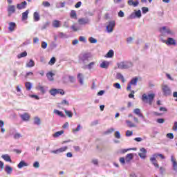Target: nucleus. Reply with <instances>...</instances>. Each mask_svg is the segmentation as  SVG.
I'll list each match as a JSON object with an SVG mask.
<instances>
[{"mask_svg": "<svg viewBox=\"0 0 177 177\" xmlns=\"http://www.w3.org/2000/svg\"><path fill=\"white\" fill-rule=\"evenodd\" d=\"M42 5L44 8H49V6H50V3H49V1H43Z\"/></svg>", "mask_w": 177, "mask_h": 177, "instance_id": "47", "label": "nucleus"}, {"mask_svg": "<svg viewBox=\"0 0 177 177\" xmlns=\"http://www.w3.org/2000/svg\"><path fill=\"white\" fill-rule=\"evenodd\" d=\"M167 138L169 139H174V134L172 133H169L167 134Z\"/></svg>", "mask_w": 177, "mask_h": 177, "instance_id": "60", "label": "nucleus"}, {"mask_svg": "<svg viewBox=\"0 0 177 177\" xmlns=\"http://www.w3.org/2000/svg\"><path fill=\"white\" fill-rule=\"evenodd\" d=\"M33 167L34 168H39V162L37 161L35 162L33 164Z\"/></svg>", "mask_w": 177, "mask_h": 177, "instance_id": "63", "label": "nucleus"}, {"mask_svg": "<svg viewBox=\"0 0 177 177\" xmlns=\"http://www.w3.org/2000/svg\"><path fill=\"white\" fill-rule=\"evenodd\" d=\"M49 27V22H46L41 26V30H46V28H48Z\"/></svg>", "mask_w": 177, "mask_h": 177, "instance_id": "52", "label": "nucleus"}, {"mask_svg": "<svg viewBox=\"0 0 177 177\" xmlns=\"http://www.w3.org/2000/svg\"><path fill=\"white\" fill-rule=\"evenodd\" d=\"M36 89H37V91H40L43 94L45 93V87L41 86V84H39Z\"/></svg>", "mask_w": 177, "mask_h": 177, "instance_id": "39", "label": "nucleus"}, {"mask_svg": "<svg viewBox=\"0 0 177 177\" xmlns=\"http://www.w3.org/2000/svg\"><path fill=\"white\" fill-rule=\"evenodd\" d=\"M53 75H55V74L52 72H48L46 74V77L50 81H53Z\"/></svg>", "mask_w": 177, "mask_h": 177, "instance_id": "34", "label": "nucleus"}, {"mask_svg": "<svg viewBox=\"0 0 177 177\" xmlns=\"http://www.w3.org/2000/svg\"><path fill=\"white\" fill-rule=\"evenodd\" d=\"M34 66H35V62L32 59H30L29 62L26 64V67L31 68L34 67Z\"/></svg>", "mask_w": 177, "mask_h": 177, "instance_id": "36", "label": "nucleus"}, {"mask_svg": "<svg viewBox=\"0 0 177 177\" xmlns=\"http://www.w3.org/2000/svg\"><path fill=\"white\" fill-rule=\"evenodd\" d=\"M20 118L21 120H23V121H30L31 116H30V114L25 113L22 115H20Z\"/></svg>", "mask_w": 177, "mask_h": 177, "instance_id": "11", "label": "nucleus"}, {"mask_svg": "<svg viewBox=\"0 0 177 177\" xmlns=\"http://www.w3.org/2000/svg\"><path fill=\"white\" fill-rule=\"evenodd\" d=\"M69 81L70 82L74 83L75 82V77H74V76H69Z\"/></svg>", "mask_w": 177, "mask_h": 177, "instance_id": "57", "label": "nucleus"}, {"mask_svg": "<svg viewBox=\"0 0 177 177\" xmlns=\"http://www.w3.org/2000/svg\"><path fill=\"white\" fill-rule=\"evenodd\" d=\"M171 162H173V169L174 171H177V162L176 160L171 157Z\"/></svg>", "mask_w": 177, "mask_h": 177, "instance_id": "31", "label": "nucleus"}, {"mask_svg": "<svg viewBox=\"0 0 177 177\" xmlns=\"http://www.w3.org/2000/svg\"><path fill=\"white\" fill-rule=\"evenodd\" d=\"M129 97L130 99H133V97H135V91H132L131 93L129 94Z\"/></svg>", "mask_w": 177, "mask_h": 177, "instance_id": "55", "label": "nucleus"}, {"mask_svg": "<svg viewBox=\"0 0 177 177\" xmlns=\"http://www.w3.org/2000/svg\"><path fill=\"white\" fill-rule=\"evenodd\" d=\"M132 135H133V131H131L129 130H127L126 131V136L129 137V136H132Z\"/></svg>", "mask_w": 177, "mask_h": 177, "instance_id": "50", "label": "nucleus"}, {"mask_svg": "<svg viewBox=\"0 0 177 177\" xmlns=\"http://www.w3.org/2000/svg\"><path fill=\"white\" fill-rule=\"evenodd\" d=\"M133 113L136 114V115H138V117H141V118H145V116H143V113L140 112V110L139 109H135L133 110Z\"/></svg>", "mask_w": 177, "mask_h": 177, "instance_id": "19", "label": "nucleus"}, {"mask_svg": "<svg viewBox=\"0 0 177 177\" xmlns=\"http://www.w3.org/2000/svg\"><path fill=\"white\" fill-rule=\"evenodd\" d=\"M115 129L113 128L109 129L106 131L104 132L105 135H109V133H113Z\"/></svg>", "mask_w": 177, "mask_h": 177, "instance_id": "46", "label": "nucleus"}, {"mask_svg": "<svg viewBox=\"0 0 177 177\" xmlns=\"http://www.w3.org/2000/svg\"><path fill=\"white\" fill-rule=\"evenodd\" d=\"M162 91L163 92L164 96H169L171 95V88L168 85H163L162 86Z\"/></svg>", "mask_w": 177, "mask_h": 177, "instance_id": "5", "label": "nucleus"}, {"mask_svg": "<svg viewBox=\"0 0 177 177\" xmlns=\"http://www.w3.org/2000/svg\"><path fill=\"white\" fill-rule=\"evenodd\" d=\"M8 16H12V13H15L16 12V7L13 5L8 6Z\"/></svg>", "mask_w": 177, "mask_h": 177, "instance_id": "9", "label": "nucleus"}, {"mask_svg": "<svg viewBox=\"0 0 177 177\" xmlns=\"http://www.w3.org/2000/svg\"><path fill=\"white\" fill-rule=\"evenodd\" d=\"M126 124H127V126L129 128H135L136 127V124L130 120H126Z\"/></svg>", "mask_w": 177, "mask_h": 177, "instance_id": "27", "label": "nucleus"}, {"mask_svg": "<svg viewBox=\"0 0 177 177\" xmlns=\"http://www.w3.org/2000/svg\"><path fill=\"white\" fill-rule=\"evenodd\" d=\"M131 160H133V153H128L127 155H126V162H131Z\"/></svg>", "mask_w": 177, "mask_h": 177, "instance_id": "17", "label": "nucleus"}, {"mask_svg": "<svg viewBox=\"0 0 177 177\" xmlns=\"http://www.w3.org/2000/svg\"><path fill=\"white\" fill-rule=\"evenodd\" d=\"M109 66H110V63L107 61H103L100 64V67H101V68H109Z\"/></svg>", "mask_w": 177, "mask_h": 177, "instance_id": "16", "label": "nucleus"}, {"mask_svg": "<svg viewBox=\"0 0 177 177\" xmlns=\"http://www.w3.org/2000/svg\"><path fill=\"white\" fill-rule=\"evenodd\" d=\"M64 133V131L62 130V131L55 132L53 135V138H59V136H61V135H63Z\"/></svg>", "mask_w": 177, "mask_h": 177, "instance_id": "28", "label": "nucleus"}, {"mask_svg": "<svg viewBox=\"0 0 177 177\" xmlns=\"http://www.w3.org/2000/svg\"><path fill=\"white\" fill-rule=\"evenodd\" d=\"M115 27V21H111L108 26H106V30L108 32H113V30Z\"/></svg>", "mask_w": 177, "mask_h": 177, "instance_id": "6", "label": "nucleus"}, {"mask_svg": "<svg viewBox=\"0 0 177 177\" xmlns=\"http://www.w3.org/2000/svg\"><path fill=\"white\" fill-rule=\"evenodd\" d=\"M70 17H71V19H77V12L75 10H72L71 11Z\"/></svg>", "mask_w": 177, "mask_h": 177, "instance_id": "29", "label": "nucleus"}, {"mask_svg": "<svg viewBox=\"0 0 177 177\" xmlns=\"http://www.w3.org/2000/svg\"><path fill=\"white\" fill-rule=\"evenodd\" d=\"M28 165L24 160H21L17 165L18 168L21 169L23 167H27Z\"/></svg>", "mask_w": 177, "mask_h": 177, "instance_id": "30", "label": "nucleus"}, {"mask_svg": "<svg viewBox=\"0 0 177 177\" xmlns=\"http://www.w3.org/2000/svg\"><path fill=\"white\" fill-rule=\"evenodd\" d=\"M81 130V124H78L76 129H73V132H78V131Z\"/></svg>", "mask_w": 177, "mask_h": 177, "instance_id": "56", "label": "nucleus"}, {"mask_svg": "<svg viewBox=\"0 0 177 177\" xmlns=\"http://www.w3.org/2000/svg\"><path fill=\"white\" fill-rule=\"evenodd\" d=\"M53 113L55 114H56L57 115H59V117H62V118H64V117H66V115H64V113H63V112L57 110V109H55Z\"/></svg>", "mask_w": 177, "mask_h": 177, "instance_id": "22", "label": "nucleus"}, {"mask_svg": "<svg viewBox=\"0 0 177 177\" xmlns=\"http://www.w3.org/2000/svg\"><path fill=\"white\" fill-rule=\"evenodd\" d=\"M50 93L52 96H56V95H57V89L53 88L50 90Z\"/></svg>", "mask_w": 177, "mask_h": 177, "instance_id": "40", "label": "nucleus"}, {"mask_svg": "<svg viewBox=\"0 0 177 177\" xmlns=\"http://www.w3.org/2000/svg\"><path fill=\"white\" fill-rule=\"evenodd\" d=\"M8 30L10 31V32H13L15 29L16 28V23L15 22H10L8 24Z\"/></svg>", "mask_w": 177, "mask_h": 177, "instance_id": "13", "label": "nucleus"}, {"mask_svg": "<svg viewBox=\"0 0 177 177\" xmlns=\"http://www.w3.org/2000/svg\"><path fill=\"white\" fill-rule=\"evenodd\" d=\"M135 15H136V17H138V18L142 17V12L140 11V10H138V11H136L135 12Z\"/></svg>", "mask_w": 177, "mask_h": 177, "instance_id": "48", "label": "nucleus"}, {"mask_svg": "<svg viewBox=\"0 0 177 177\" xmlns=\"http://www.w3.org/2000/svg\"><path fill=\"white\" fill-rule=\"evenodd\" d=\"M113 86L117 89H121V84H120L119 83H115L113 84Z\"/></svg>", "mask_w": 177, "mask_h": 177, "instance_id": "59", "label": "nucleus"}, {"mask_svg": "<svg viewBox=\"0 0 177 177\" xmlns=\"http://www.w3.org/2000/svg\"><path fill=\"white\" fill-rule=\"evenodd\" d=\"M47 46H48V44H47L46 42L43 41V42L41 43V48H42L43 49H46Z\"/></svg>", "mask_w": 177, "mask_h": 177, "instance_id": "58", "label": "nucleus"}, {"mask_svg": "<svg viewBox=\"0 0 177 177\" xmlns=\"http://www.w3.org/2000/svg\"><path fill=\"white\" fill-rule=\"evenodd\" d=\"M138 81H139V78L138 77H133L129 84L131 85L136 86L138 84Z\"/></svg>", "mask_w": 177, "mask_h": 177, "instance_id": "20", "label": "nucleus"}, {"mask_svg": "<svg viewBox=\"0 0 177 177\" xmlns=\"http://www.w3.org/2000/svg\"><path fill=\"white\" fill-rule=\"evenodd\" d=\"M55 63H56V58L55 57H53L48 62V64L50 66H53V64H55Z\"/></svg>", "mask_w": 177, "mask_h": 177, "instance_id": "41", "label": "nucleus"}, {"mask_svg": "<svg viewBox=\"0 0 177 177\" xmlns=\"http://www.w3.org/2000/svg\"><path fill=\"white\" fill-rule=\"evenodd\" d=\"M25 86H26L27 91H31V88H32V84H31V83H30V82H26V83L25 84Z\"/></svg>", "mask_w": 177, "mask_h": 177, "instance_id": "43", "label": "nucleus"}, {"mask_svg": "<svg viewBox=\"0 0 177 177\" xmlns=\"http://www.w3.org/2000/svg\"><path fill=\"white\" fill-rule=\"evenodd\" d=\"M115 138H116V139H121V133L120 131H116L115 133Z\"/></svg>", "mask_w": 177, "mask_h": 177, "instance_id": "49", "label": "nucleus"}, {"mask_svg": "<svg viewBox=\"0 0 177 177\" xmlns=\"http://www.w3.org/2000/svg\"><path fill=\"white\" fill-rule=\"evenodd\" d=\"M33 19L35 21H39L41 17H39V13L38 12H34Z\"/></svg>", "mask_w": 177, "mask_h": 177, "instance_id": "23", "label": "nucleus"}, {"mask_svg": "<svg viewBox=\"0 0 177 177\" xmlns=\"http://www.w3.org/2000/svg\"><path fill=\"white\" fill-rule=\"evenodd\" d=\"M67 149V147H63L57 150L51 151V153H53V154H59V153H64V151H66Z\"/></svg>", "mask_w": 177, "mask_h": 177, "instance_id": "10", "label": "nucleus"}, {"mask_svg": "<svg viewBox=\"0 0 177 177\" xmlns=\"http://www.w3.org/2000/svg\"><path fill=\"white\" fill-rule=\"evenodd\" d=\"M57 94L59 93V95H64V91L63 89H57Z\"/></svg>", "mask_w": 177, "mask_h": 177, "instance_id": "62", "label": "nucleus"}, {"mask_svg": "<svg viewBox=\"0 0 177 177\" xmlns=\"http://www.w3.org/2000/svg\"><path fill=\"white\" fill-rule=\"evenodd\" d=\"M156 122H158V124H164L165 122V120L162 118H159L157 119Z\"/></svg>", "mask_w": 177, "mask_h": 177, "instance_id": "51", "label": "nucleus"}, {"mask_svg": "<svg viewBox=\"0 0 177 177\" xmlns=\"http://www.w3.org/2000/svg\"><path fill=\"white\" fill-rule=\"evenodd\" d=\"M116 76L118 80H122V82H125V78H124V75H122V74H121L120 73H118Z\"/></svg>", "mask_w": 177, "mask_h": 177, "instance_id": "35", "label": "nucleus"}, {"mask_svg": "<svg viewBox=\"0 0 177 177\" xmlns=\"http://www.w3.org/2000/svg\"><path fill=\"white\" fill-rule=\"evenodd\" d=\"M27 56V53L26 51L19 54L17 55L18 59H21V57H26Z\"/></svg>", "mask_w": 177, "mask_h": 177, "instance_id": "42", "label": "nucleus"}, {"mask_svg": "<svg viewBox=\"0 0 177 177\" xmlns=\"http://www.w3.org/2000/svg\"><path fill=\"white\" fill-rule=\"evenodd\" d=\"M5 171L6 172V174H8V175H10V174H12V172H13V168L9 165H6Z\"/></svg>", "mask_w": 177, "mask_h": 177, "instance_id": "21", "label": "nucleus"}, {"mask_svg": "<svg viewBox=\"0 0 177 177\" xmlns=\"http://www.w3.org/2000/svg\"><path fill=\"white\" fill-rule=\"evenodd\" d=\"M127 3L129 6H134V8H136V6L139 5V1L138 0H136L135 1L133 0H129Z\"/></svg>", "mask_w": 177, "mask_h": 177, "instance_id": "12", "label": "nucleus"}, {"mask_svg": "<svg viewBox=\"0 0 177 177\" xmlns=\"http://www.w3.org/2000/svg\"><path fill=\"white\" fill-rule=\"evenodd\" d=\"M2 158H3V160L5 161H7L8 162H12V159L10 158V156H9V155H3Z\"/></svg>", "mask_w": 177, "mask_h": 177, "instance_id": "32", "label": "nucleus"}, {"mask_svg": "<svg viewBox=\"0 0 177 177\" xmlns=\"http://www.w3.org/2000/svg\"><path fill=\"white\" fill-rule=\"evenodd\" d=\"M165 43L166 45H172L173 46H176V41L172 37L167 38V40L165 41Z\"/></svg>", "mask_w": 177, "mask_h": 177, "instance_id": "8", "label": "nucleus"}, {"mask_svg": "<svg viewBox=\"0 0 177 177\" xmlns=\"http://www.w3.org/2000/svg\"><path fill=\"white\" fill-rule=\"evenodd\" d=\"M60 104H62V106H70V103L68 102V101L66 100H63Z\"/></svg>", "mask_w": 177, "mask_h": 177, "instance_id": "44", "label": "nucleus"}, {"mask_svg": "<svg viewBox=\"0 0 177 177\" xmlns=\"http://www.w3.org/2000/svg\"><path fill=\"white\" fill-rule=\"evenodd\" d=\"M140 151H142V153H138L139 157H140V158H143V159L146 158V153H147L146 149L142 148L140 149Z\"/></svg>", "mask_w": 177, "mask_h": 177, "instance_id": "14", "label": "nucleus"}, {"mask_svg": "<svg viewBox=\"0 0 177 177\" xmlns=\"http://www.w3.org/2000/svg\"><path fill=\"white\" fill-rule=\"evenodd\" d=\"M156 157H160L161 160H164L165 159V156L161 153H155L153 155V157L150 158V161L153 165H154L156 168H160L158 162H157V159H156Z\"/></svg>", "mask_w": 177, "mask_h": 177, "instance_id": "2", "label": "nucleus"}, {"mask_svg": "<svg viewBox=\"0 0 177 177\" xmlns=\"http://www.w3.org/2000/svg\"><path fill=\"white\" fill-rule=\"evenodd\" d=\"M119 161H120V162L121 164H122L123 165L125 164V162H127V161L125 160V158H124V157L120 158L119 159Z\"/></svg>", "mask_w": 177, "mask_h": 177, "instance_id": "54", "label": "nucleus"}, {"mask_svg": "<svg viewBox=\"0 0 177 177\" xmlns=\"http://www.w3.org/2000/svg\"><path fill=\"white\" fill-rule=\"evenodd\" d=\"M28 13L29 11L27 10L26 12L22 13V20L24 21L25 20H27L28 19Z\"/></svg>", "mask_w": 177, "mask_h": 177, "instance_id": "26", "label": "nucleus"}, {"mask_svg": "<svg viewBox=\"0 0 177 177\" xmlns=\"http://www.w3.org/2000/svg\"><path fill=\"white\" fill-rule=\"evenodd\" d=\"M77 80L80 85H84V76L82 75V73L77 74Z\"/></svg>", "mask_w": 177, "mask_h": 177, "instance_id": "18", "label": "nucleus"}, {"mask_svg": "<svg viewBox=\"0 0 177 177\" xmlns=\"http://www.w3.org/2000/svg\"><path fill=\"white\" fill-rule=\"evenodd\" d=\"M142 13H147L149 12V8L147 7L142 8Z\"/></svg>", "mask_w": 177, "mask_h": 177, "instance_id": "61", "label": "nucleus"}, {"mask_svg": "<svg viewBox=\"0 0 177 177\" xmlns=\"http://www.w3.org/2000/svg\"><path fill=\"white\" fill-rule=\"evenodd\" d=\"M154 97H156V95L154 93L148 94L147 95L146 93H144L142 95V102L148 103L150 106H151V104H153Z\"/></svg>", "mask_w": 177, "mask_h": 177, "instance_id": "1", "label": "nucleus"}, {"mask_svg": "<svg viewBox=\"0 0 177 177\" xmlns=\"http://www.w3.org/2000/svg\"><path fill=\"white\" fill-rule=\"evenodd\" d=\"M95 64V62H90L88 64L86 65L85 67H84V68H88V70H92Z\"/></svg>", "mask_w": 177, "mask_h": 177, "instance_id": "25", "label": "nucleus"}, {"mask_svg": "<svg viewBox=\"0 0 177 177\" xmlns=\"http://www.w3.org/2000/svg\"><path fill=\"white\" fill-rule=\"evenodd\" d=\"M34 124L35 125H41V118L39 117H35L34 118Z\"/></svg>", "mask_w": 177, "mask_h": 177, "instance_id": "33", "label": "nucleus"}, {"mask_svg": "<svg viewBox=\"0 0 177 177\" xmlns=\"http://www.w3.org/2000/svg\"><path fill=\"white\" fill-rule=\"evenodd\" d=\"M53 27H54V28H59V27H60V21L59 20L53 21Z\"/></svg>", "mask_w": 177, "mask_h": 177, "instance_id": "24", "label": "nucleus"}, {"mask_svg": "<svg viewBox=\"0 0 177 177\" xmlns=\"http://www.w3.org/2000/svg\"><path fill=\"white\" fill-rule=\"evenodd\" d=\"M64 111L66 113V115H67V117H68L69 118H71L73 115V112H71V111H67V109H64Z\"/></svg>", "mask_w": 177, "mask_h": 177, "instance_id": "37", "label": "nucleus"}, {"mask_svg": "<svg viewBox=\"0 0 177 177\" xmlns=\"http://www.w3.org/2000/svg\"><path fill=\"white\" fill-rule=\"evenodd\" d=\"M92 57V54L91 53H84L81 54L79 57L80 60L84 63L85 62H88Z\"/></svg>", "mask_w": 177, "mask_h": 177, "instance_id": "4", "label": "nucleus"}, {"mask_svg": "<svg viewBox=\"0 0 177 177\" xmlns=\"http://www.w3.org/2000/svg\"><path fill=\"white\" fill-rule=\"evenodd\" d=\"M26 6H27V1H24L21 3L17 4V9H26Z\"/></svg>", "mask_w": 177, "mask_h": 177, "instance_id": "15", "label": "nucleus"}, {"mask_svg": "<svg viewBox=\"0 0 177 177\" xmlns=\"http://www.w3.org/2000/svg\"><path fill=\"white\" fill-rule=\"evenodd\" d=\"M118 16L119 17H124V12L122 10L119 11Z\"/></svg>", "mask_w": 177, "mask_h": 177, "instance_id": "64", "label": "nucleus"}, {"mask_svg": "<svg viewBox=\"0 0 177 177\" xmlns=\"http://www.w3.org/2000/svg\"><path fill=\"white\" fill-rule=\"evenodd\" d=\"M77 23L80 26H85V24H89V19H88V18H80L77 20Z\"/></svg>", "mask_w": 177, "mask_h": 177, "instance_id": "7", "label": "nucleus"}, {"mask_svg": "<svg viewBox=\"0 0 177 177\" xmlns=\"http://www.w3.org/2000/svg\"><path fill=\"white\" fill-rule=\"evenodd\" d=\"M21 138V134L17 133L14 135V139H20Z\"/></svg>", "mask_w": 177, "mask_h": 177, "instance_id": "53", "label": "nucleus"}, {"mask_svg": "<svg viewBox=\"0 0 177 177\" xmlns=\"http://www.w3.org/2000/svg\"><path fill=\"white\" fill-rule=\"evenodd\" d=\"M88 41L91 44H96V42H97V39H96L93 37H89Z\"/></svg>", "mask_w": 177, "mask_h": 177, "instance_id": "45", "label": "nucleus"}, {"mask_svg": "<svg viewBox=\"0 0 177 177\" xmlns=\"http://www.w3.org/2000/svg\"><path fill=\"white\" fill-rule=\"evenodd\" d=\"M133 64L131 62H122L118 64V67L120 68V70H127V68H131Z\"/></svg>", "mask_w": 177, "mask_h": 177, "instance_id": "3", "label": "nucleus"}, {"mask_svg": "<svg viewBox=\"0 0 177 177\" xmlns=\"http://www.w3.org/2000/svg\"><path fill=\"white\" fill-rule=\"evenodd\" d=\"M114 56V51L113 50H110L106 55V57L111 58Z\"/></svg>", "mask_w": 177, "mask_h": 177, "instance_id": "38", "label": "nucleus"}]
</instances>
